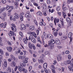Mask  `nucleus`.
Returning a JSON list of instances; mask_svg holds the SVG:
<instances>
[{"mask_svg":"<svg viewBox=\"0 0 73 73\" xmlns=\"http://www.w3.org/2000/svg\"><path fill=\"white\" fill-rule=\"evenodd\" d=\"M0 53L2 54H4V51L1 49H0Z\"/></svg>","mask_w":73,"mask_h":73,"instance_id":"nucleus-29","label":"nucleus"},{"mask_svg":"<svg viewBox=\"0 0 73 73\" xmlns=\"http://www.w3.org/2000/svg\"><path fill=\"white\" fill-rule=\"evenodd\" d=\"M26 57V56H21V60H24L25 58Z\"/></svg>","mask_w":73,"mask_h":73,"instance_id":"nucleus-39","label":"nucleus"},{"mask_svg":"<svg viewBox=\"0 0 73 73\" xmlns=\"http://www.w3.org/2000/svg\"><path fill=\"white\" fill-rule=\"evenodd\" d=\"M2 58H3V55H0V60H1Z\"/></svg>","mask_w":73,"mask_h":73,"instance_id":"nucleus-57","label":"nucleus"},{"mask_svg":"<svg viewBox=\"0 0 73 73\" xmlns=\"http://www.w3.org/2000/svg\"><path fill=\"white\" fill-rule=\"evenodd\" d=\"M8 35L10 36H14L15 33L13 31H10L9 33H8Z\"/></svg>","mask_w":73,"mask_h":73,"instance_id":"nucleus-8","label":"nucleus"},{"mask_svg":"<svg viewBox=\"0 0 73 73\" xmlns=\"http://www.w3.org/2000/svg\"><path fill=\"white\" fill-rule=\"evenodd\" d=\"M11 25L12 27H14V28H16V25H15V24L12 23L11 24Z\"/></svg>","mask_w":73,"mask_h":73,"instance_id":"nucleus-46","label":"nucleus"},{"mask_svg":"<svg viewBox=\"0 0 73 73\" xmlns=\"http://www.w3.org/2000/svg\"><path fill=\"white\" fill-rule=\"evenodd\" d=\"M21 28L23 29H26V27H25V26L23 24H21Z\"/></svg>","mask_w":73,"mask_h":73,"instance_id":"nucleus-24","label":"nucleus"},{"mask_svg":"<svg viewBox=\"0 0 73 73\" xmlns=\"http://www.w3.org/2000/svg\"><path fill=\"white\" fill-rule=\"evenodd\" d=\"M29 29L31 30V31H33V30L35 29V26H30L29 27Z\"/></svg>","mask_w":73,"mask_h":73,"instance_id":"nucleus-15","label":"nucleus"},{"mask_svg":"<svg viewBox=\"0 0 73 73\" xmlns=\"http://www.w3.org/2000/svg\"><path fill=\"white\" fill-rule=\"evenodd\" d=\"M32 68V67L31 66H30L29 68V71L31 72V70Z\"/></svg>","mask_w":73,"mask_h":73,"instance_id":"nucleus-38","label":"nucleus"},{"mask_svg":"<svg viewBox=\"0 0 73 73\" xmlns=\"http://www.w3.org/2000/svg\"><path fill=\"white\" fill-rule=\"evenodd\" d=\"M25 16L26 18L30 19L31 17V15L28 13H26L25 14Z\"/></svg>","mask_w":73,"mask_h":73,"instance_id":"nucleus-7","label":"nucleus"},{"mask_svg":"<svg viewBox=\"0 0 73 73\" xmlns=\"http://www.w3.org/2000/svg\"><path fill=\"white\" fill-rule=\"evenodd\" d=\"M29 48H30L31 49H32V45H31V46H29Z\"/></svg>","mask_w":73,"mask_h":73,"instance_id":"nucleus-59","label":"nucleus"},{"mask_svg":"<svg viewBox=\"0 0 73 73\" xmlns=\"http://www.w3.org/2000/svg\"><path fill=\"white\" fill-rule=\"evenodd\" d=\"M17 69H18V67H17V66H16L14 69L15 71L16 72L17 70Z\"/></svg>","mask_w":73,"mask_h":73,"instance_id":"nucleus-44","label":"nucleus"},{"mask_svg":"<svg viewBox=\"0 0 73 73\" xmlns=\"http://www.w3.org/2000/svg\"><path fill=\"white\" fill-rule=\"evenodd\" d=\"M42 38L43 37V38H45V39H47V38H48V35L45 34V32H44L42 36Z\"/></svg>","mask_w":73,"mask_h":73,"instance_id":"nucleus-6","label":"nucleus"},{"mask_svg":"<svg viewBox=\"0 0 73 73\" xmlns=\"http://www.w3.org/2000/svg\"><path fill=\"white\" fill-rule=\"evenodd\" d=\"M1 27V28H3V26H4V24L3 23H1L0 25Z\"/></svg>","mask_w":73,"mask_h":73,"instance_id":"nucleus-50","label":"nucleus"},{"mask_svg":"<svg viewBox=\"0 0 73 73\" xmlns=\"http://www.w3.org/2000/svg\"><path fill=\"white\" fill-rule=\"evenodd\" d=\"M32 46L33 49L35 50L36 49V47H35V46L34 45V44H32Z\"/></svg>","mask_w":73,"mask_h":73,"instance_id":"nucleus-52","label":"nucleus"},{"mask_svg":"<svg viewBox=\"0 0 73 73\" xmlns=\"http://www.w3.org/2000/svg\"><path fill=\"white\" fill-rule=\"evenodd\" d=\"M23 41L24 43L25 44H27V43H28V41H27V39H26L24 38V39H23Z\"/></svg>","mask_w":73,"mask_h":73,"instance_id":"nucleus-26","label":"nucleus"},{"mask_svg":"<svg viewBox=\"0 0 73 73\" xmlns=\"http://www.w3.org/2000/svg\"><path fill=\"white\" fill-rule=\"evenodd\" d=\"M5 9H6V7L2 8L1 9L2 12H4V11H5Z\"/></svg>","mask_w":73,"mask_h":73,"instance_id":"nucleus-27","label":"nucleus"},{"mask_svg":"<svg viewBox=\"0 0 73 73\" xmlns=\"http://www.w3.org/2000/svg\"><path fill=\"white\" fill-rule=\"evenodd\" d=\"M64 20V19L62 18H61L60 19V21L61 22L63 21V20Z\"/></svg>","mask_w":73,"mask_h":73,"instance_id":"nucleus-58","label":"nucleus"},{"mask_svg":"<svg viewBox=\"0 0 73 73\" xmlns=\"http://www.w3.org/2000/svg\"><path fill=\"white\" fill-rule=\"evenodd\" d=\"M33 4L35 6H36V7H38V4H37L36 3H34Z\"/></svg>","mask_w":73,"mask_h":73,"instance_id":"nucleus-48","label":"nucleus"},{"mask_svg":"<svg viewBox=\"0 0 73 73\" xmlns=\"http://www.w3.org/2000/svg\"><path fill=\"white\" fill-rule=\"evenodd\" d=\"M10 8V6L9 5H7L6 9H7V10H9Z\"/></svg>","mask_w":73,"mask_h":73,"instance_id":"nucleus-45","label":"nucleus"},{"mask_svg":"<svg viewBox=\"0 0 73 73\" xmlns=\"http://www.w3.org/2000/svg\"><path fill=\"white\" fill-rule=\"evenodd\" d=\"M47 3L48 4H50L51 3V1L50 0H48L47 1Z\"/></svg>","mask_w":73,"mask_h":73,"instance_id":"nucleus-41","label":"nucleus"},{"mask_svg":"<svg viewBox=\"0 0 73 73\" xmlns=\"http://www.w3.org/2000/svg\"><path fill=\"white\" fill-rule=\"evenodd\" d=\"M62 39L63 40H65L66 38H67V36H63L61 37Z\"/></svg>","mask_w":73,"mask_h":73,"instance_id":"nucleus-20","label":"nucleus"},{"mask_svg":"<svg viewBox=\"0 0 73 73\" xmlns=\"http://www.w3.org/2000/svg\"><path fill=\"white\" fill-rule=\"evenodd\" d=\"M32 36H33L32 35H31L29 36V40H32V39L33 38V37Z\"/></svg>","mask_w":73,"mask_h":73,"instance_id":"nucleus-32","label":"nucleus"},{"mask_svg":"<svg viewBox=\"0 0 73 73\" xmlns=\"http://www.w3.org/2000/svg\"><path fill=\"white\" fill-rule=\"evenodd\" d=\"M43 15H44V16H47V14L46 13V12H44L43 13Z\"/></svg>","mask_w":73,"mask_h":73,"instance_id":"nucleus-61","label":"nucleus"},{"mask_svg":"<svg viewBox=\"0 0 73 73\" xmlns=\"http://www.w3.org/2000/svg\"><path fill=\"white\" fill-rule=\"evenodd\" d=\"M56 43L57 45H59L61 44V42L59 40H57V39H56Z\"/></svg>","mask_w":73,"mask_h":73,"instance_id":"nucleus-9","label":"nucleus"},{"mask_svg":"<svg viewBox=\"0 0 73 73\" xmlns=\"http://www.w3.org/2000/svg\"><path fill=\"white\" fill-rule=\"evenodd\" d=\"M53 44H51L50 45V49H53V46L52 45Z\"/></svg>","mask_w":73,"mask_h":73,"instance_id":"nucleus-36","label":"nucleus"},{"mask_svg":"<svg viewBox=\"0 0 73 73\" xmlns=\"http://www.w3.org/2000/svg\"><path fill=\"white\" fill-rule=\"evenodd\" d=\"M57 59L58 61H60L62 60V56L61 54H59L57 56Z\"/></svg>","mask_w":73,"mask_h":73,"instance_id":"nucleus-5","label":"nucleus"},{"mask_svg":"<svg viewBox=\"0 0 73 73\" xmlns=\"http://www.w3.org/2000/svg\"><path fill=\"white\" fill-rule=\"evenodd\" d=\"M73 9H72V8H71L70 9V12H73Z\"/></svg>","mask_w":73,"mask_h":73,"instance_id":"nucleus-53","label":"nucleus"},{"mask_svg":"<svg viewBox=\"0 0 73 73\" xmlns=\"http://www.w3.org/2000/svg\"><path fill=\"white\" fill-rule=\"evenodd\" d=\"M21 64V63H20V65L21 66H20V67H21V66H22L23 67V66H25L26 65V64H25V63H23L22 64Z\"/></svg>","mask_w":73,"mask_h":73,"instance_id":"nucleus-25","label":"nucleus"},{"mask_svg":"<svg viewBox=\"0 0 73 73\" xmlns=\"http://www.w3.org/2000/svg\"><path fill=\"white\" fill-rule=\"evenodd\" d=\"M64 69H65V68H64L62 67L61 69V70H62V72H64Z\"/></svg>","mask_w":73,"mask_h":73,"instance_id":"nucleus-56","label":"nucleus"},{"mask_svg":"<svg viewBox=\"0 0 73 73\" xmlns=\"http://www.w3.org/2000/svg\"><path fill=\"white\" fill-rule=\"evenodd\" d=\"M5 17L1 16L0 17V18L2 20H3V19H5Z\"/></svg>","mask_w":73,"mask_h":73,"instance_id":"nucleus-49","label":"nucleus"},{"mask_svg":"<svg viewBox=\"0 0 73 73\" xmlns=\"http://www.w3.org/2000/svg\"><path fill=\"white\" fill-rule=\"evenodd\" d=\"M52 31L54 33V36H57V35H58V30L55 29V28H52Z\"/></svg>","mask_w":73,"mask_h":73,"instance_id":"nucleus-3","label":"nucleus"},{"mask_svg":"<svg viewBox=\"0 0 73 73\" xmlns=\"http://www.w3.org/2000/svg\"><path fill=\"white\" fill-rule=\"evenodd\" d=\"M7 70H8L9 71V72L10 73H11V68H10V67H9L7 69Z\"/></svg>","mask_w":73,"mask_h":73,"instance_id":"nucleus-28","label":"nucleus"},{"mask_svg":"<svg viewBox=\"0 0 73 73\" xmlns=\"http://www.w3.org/2000/svg\"><path fill=\"white\" fill-rule=\"evenodd\" d=\"M49 52L47 50H46L45 51V54H49Z\"/></svg>","mask_w":73,"mask_h":73,"instance_id":"nucleus-34","label":"nucleus"},{"mask_svg":"<svg viewBox=\"0 0 73 73\" xmlns=\"http://www.w3.org/2000/svg\"><path fill=\"white\" fill-rule=\"evenodd\" d=\"M71 66H68V69L70 71H71Z\"/></svg>","mask_w":73,"mask_h":73,"instance_id":"nucleus-55","label":"nucleus"},{"mask_svg":"<svg viewBox=\"0 0 73 73\" xmlns=\"http://www.w3.org/2000/svg\"><path fill=\"white\" fill-rule=\"evenodd\" d=\"M71 71H72V72L73 71V67L71 66Z\"/></svg>","mask_w":73,"mask_h":73,"instance_id":"nucleus-64","label":"nucleus"},{"mask_svg":"<svg viewBox=\"0 0 73 73\" xmlns=\"http://www.w3.org/2000/svg\"><path fill=\"white\" fill-rule=\"evenodd\" d=\"M14 17L15 19H18L19 18V14H16V15L14 16Z\"/></svg>","mask_w":73,"mask_h":73,"instance_id":"nucleus-16","label":"nucleus"},{"mask_svg":"<svg viewBox=\"0 0 73 73\" xmlns=\"http://www.w3.org/2000/svg\"><path fill=\"white\" fill-rule=\"evenodd\" d=\"M18 69L20 72H22V71L24 73H28V70H27L24 68H23L22 66L21 67L18 66Z\"/></svg>","mask_w":73,"mask_h":73,"instance_id":"nucleus-1","label":"nucleus"},{"mask_svg":"<svg viewBox=\"0 0 73 73\" xmlns=\"http://www.w3.org/2000/svg\"><path fill=\"white\" fill-rule=\"evenodd\" d=\"M28 5L29 6H30L31 7H32V4L31 3H28Z\"/></svg>","mask_w":73,"mask_h":73,"instance_id":"nucleus-60","label":"nucleus"},{"mask_svg":"<svg viewBox=\"0 0 73 73\" xmlns=\"http://www.w3.org/2000/svg\"><path fill=\"white\" fill-rule=\"evenodd\" d=\"M73 35V34L72 33H68V38H70V42H72V36Z\"/></svg>","mask_w":73,"mask_h":73,"instance_id":"nucleus-4","label":"nucleus"},{"mask_svg":"<svg viewBox=\"0 0 73 73\" xmlns=\"http://www.w3.org/2000/svg\"><path fill=\"white\" fill-rule=\"evenodd\" d=\"M31 41L32 42H33V43H35L36 42V40L34 38H33V39H32L31 40Z\"/></svg>","mask_w":73,"mask_h":73,"instance_id":"nucleus-31","label":"nucleus"},{"mask_svg":"<svg viewBox=\"0 0 73 73\" xmlns=\"http://www.w3.org/2000/svg\"><path fill=\"white\" fill-rule=\"evenodd\" d=\"M8 45H10V46L11 45V43L9 41L8 42Z\"/></svg>","mask_w":73,"mask_h":73,"instance_id":"nucleus-62","label":"nucleus"},{"mask_svg":"<svg viewBox=\"0 0 73 73\" xmlns=\"http://www.w3.org/2000/svg\"><path fill=\"white\" fill-rule=\"evenodd\" d=\"M65 53H66V54H69L70 52L69 51H65Z\"/></svg>","mask_w":73,"mask_h":73,"instance_id":"nucleus-54","label":"nucleus"},{"mask_svg":"<svg viewBox=\"0 0 73 73\" xmlns=\"http://www.w3.org/2000/svg\"><path fill=\"white\" fill-rule=\"evenodd\" d=\"M8 61L9 62H11V61H12V59L11 58H9L8 60Z\"/></svg>","mask_w":73,"mask_h":73,"instance_id":"nucleus-51","label":"nucleus"},{"mask_svg":"<svg viewBox=\"0 0 73 73\" xmlns=\"http://www.w3.org/2000/svg\"><path fill=\"white\" fill-rule=\"evenodd\" d=\"M39 25H41V26H42V25L45 26L46 25V24L44 22H40L39 23Z\"/></svg>","mask_w":73,"mask_h":73,"instance_id":"nucleus-22","label":"nucleus"},{"mask_svg":"<svg viewBox=\"0 0 73 73\" xmlns=\"http://www.w3.org/2000/svg\"><path fill=\"white\" fill-rule=\"evenodd\" d=\"M47 66H48V64H47V63H45L43 64V67L44 69H46L47 68Z\"/></svg>","mask_w":73,"mask_h":73,"instance_id":"nucleus-12","label":"nucleus"},{"mask_svg":"<svg viewBox=\"0 0 73 73\" xmlns=\"http://www.w3.org/2000/svg\"><path fill=\"white\" fill-rule=\"evenodd\" d=\"M56 10L58 11H59L60 10V7H58L56 8Z\"/></svg>","mask_w":73,"mask_h":73,"instance_id":"nucleus-37","label":"nucleus"},{"mask_svg":"<svg viewBox=\"0 0 73 73\" xmlns=\"http://www.w3.org/2000/svg\"><path fill=\"white\" fill-rule=\"evenodd\" d=\"M1 1L4 4L6 3V1L5 0H2Z\"/></svg>","mask_w":73,"mask_h":73,"instance_id":"nucleus-42","label":"nucleus"},{"mask_svg":"<svg viewBox=\"0 0 73 73\" xmlns=\"http://www.w3.org/2000/svg\"><path fill=\"white\" fill-rule=\"evenodd\" d=\"M11 66H13V67H15L16 66V63L14 61H13L11 62Z\"/></svg>","mask_w":73,"mask_h":73,"instance_id":"nucleus-10","label":"nucleus"},{"mask_svg":"<svg viewBox=\"0 0 73 73\" xmlns=\"http://www.w3.org/2000/svg\"><path fill=\"white\" fill-rule=\"evenodd\" d=\"M55 43V42L54 40H53V39H52L51 40V41H49L48 42V45L46 44V45L44 46V47H48V46H49L51 44H54Z\"/></svg>","mask_w":73,"mask_h":73,"instance_id":"nucleus-2","label":"nucleus"},{"mask_svg":"<svg viewBox=\"0 0 73 73\" xmlns=\"http://www.w3.org/2000/svg\"><path fill=\"white\" fill-rule=\"evenodd\" d=\"M48 38H50V39H51V40H52V38H53V36L52 35L50 34H49L48 35Z\"/></svg>","mask_w":73,"mask_h":73,"instance_id":"nucleus-13","label":"nucleus"},{"mask_svg":"<svg viewBox=\"0 0 73 73\" xmlns=\"http://www.w3.org/2000/svg\"><path fill=\"white\" fill-rule=\"evenodd\" d=\"M42 8L43 9L45 10L46 8V6L45 4H43V5L42 6Z\"/></svg>","mask_w":73,"mask_h":73,"instance_id":"nucleus-11","label":"nucleus"},{"mask_svg":"<svg viewBox=\"0 0 73 73\" xmlns=\"http://www.w3.org/2000/svg\"><path fill=\"white\" fill-rule=\"evenodd\" d=\"M10 57L11 59L13 60H15V56L13 55H10Z\"/></svg>","mask_w":73,"mask_h":73,"instance_id":"nucleus-21","label":"nucleus"},{"mask_svg":"<svg viewBox=\"0 0 73 73\" xmlns=\"http://www.w3.org/2000/svg\"><path fill=\"white\" fill-rule=\"evenodd\" d=\"M11 28L12 31H14V32H16V29L13 28V27H11Z\"/></svg>","mask_w":73,"mask_h":73,"instance_id":"nucleus-30","label":"nucleus"},{"mask_svg":"<svg viewBox=\"0 0 73 73\" xmlns=\"http://www.w3.org/2000/svg\"><path fill=\"white\" fill-rule=\"evenodd\" d=\"M61 23L63 27V26H64V21H62L61 22Z\"/></svg>","mask_w":73,"mask_h":73,"instance_id":"nucleus-63","label":"nucleus"},{"mask_svg":"<svg viewBox=\"0 0 73 73\" xmlns=\"http://www.w3.org/2000/svg\"><path fill=\"white\" fill-rule=\"evenodd\" d=\"M4 66L5 68L7 67V61H5L4 62Z\"/></svg>","mask_w":73,"mask_h":73,"instance_id":"nucleus-17","label":"nucleus"},{"mask_svg":"<svg viewBox=\"0 0 73 73\" xmlns=\"http://www.w3.org/2000/svg\"><path fill=\"white\" fill-rule=\"evenodd\" d=\"M12 50V48L11 46L8 47V48H7V50L9 52H11Z\"/></svg>","mask_w":73,"mask_h":73,"instance_id":"nucleus-19","label":"nucleus"},{"mask_svg":"<svg viewBox=\"0 0 73 73\" xmlns=\"http://www.w3.org/2000/svg\"><path fill=\"white\" fill-rule=\"evenodd\" d=\"M59 19H56V20L55 19L54 20V23L55 24V25H56V23H59Z\"/></svg>","mask_w":73,"mask_h":73,"instance_id":"nucleus-23","label":"nucleus"},{"mask_svg":"<svg viewBox=\"0 0 73 73\" xmlns=\"http://www.w3.org/2000/svg\"><path fill=\"white\" fill-rule=\"evenodd\" d=\"M36 46L38 47H39V48L41 47V45L40 44H37Z\"/></svg>","mask_w":73,"mask_h":73,"instance_id":"nucleus-47","label":"nucleus"},{"mask_svg":"<svg viewBox=\"0 0 73 73\" xmlns=\"http://www.w3.org/2000/svg\"><path fill=\"white\" fill-rule=\"evenodd\" d=\"M62 9H63V11H66V10H67V8L66 7H64Z\"/></svg>","mask_w":73,"mask_h":73,"instance_id":"nucleus-43","label":"nucleus"},{"mask_svg":"<svg viewBox=\"0 0 73 73\" xmlns=\"http://www.w3.org/2000/svg\"><path fill=\"white\" fill-rule=\"evenodd\" d=\"M6 15H7V14L5 13H3V17H5L6 16Z\"/></svg>","mask_w":73,"mask_h":73,"instance_id":"nucleus-40","label":"nucleus"},{"mask_svg":"<svg viewBox=\"0 0 73 73\" xmlns=\"http://www.w3.org/2000/svg\"><path fill=\"white\" fill-rule=\"evenodd\" d=\"M71 55L70 54H69L68 55V58L69 60H70L71 59Z\"/></svg>","mask_w":73,"mask_h":73,"instance_id":"nucleus-35","label":"nucleus"},{"mask_svg":"<svg viewBox=\"0 0 73 73\" xmlns=\"http://www.w3.org/2000/svg\"><path fill=\"white\" fill-rule=\"evenodd\" d=\"M67 62L68 64H70L71 63V60H67Z\"/></svg>","mask_w":73,"mask_h":73,"instance_id":"nucleus-33","label":"nucleus"},{"mask_svg":"<svg viewBox=\"0 0 73 73\" xmlns=\"http://www.w3.org/2000/svg\"><path fill=\"white\" fill-rule=\"evenodd\" d=\"M66 20L68 23H70V24H71L72 23V22L70 21V19L69 18H66Z\"/></svg>","mask_w":73,"mask_h":73,"instance_id":"nucleus-14","label":"nucleus"},{"mask_svg":"<svg viewBox=\"0 0 73 73\" xmlns=\"http://www.w3.org/2000/svg\"><path fill=\"white\" fill-rule=\"evenodd\" d=\"M36 14L38 15H39V16H42V13L40 11H38L37 12Z\"/></svg>","mask_w":73,"mask_h":73,"instance_id":"nucleus-18","label":"nucleus"}]
</instances>
